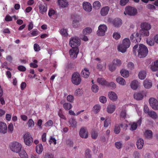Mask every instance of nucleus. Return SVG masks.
I'll use <instances>...</instances> for the list:
<instances>
[{
    "label": "nucleus",
    "mask_w": 158,
    "mask_h": 158,
    "mask_svg": "<svg viewBox=\"0 0 158 158\" xmlns=\"http://www.w3.org/2000/svg\"><path fill=\"white\" fill-rule=\"evenodd\" d=\"M140 27L141 30L140 31V33L141 35L148 36L149 35V30L151 28V25L146 22L143 23L141 24Z\"/></svg>",
    "instance_id": "obj_1"
},
{
    "label": "nucleus",
    "mask_w": 158,
    "mask_h": 158,
    "mask_svg": "<svg viewBox=\"0 0 158 158\" xmlns=\"http://www.w3.org/2000/svg\"><path fill=\"white\" fill-rule=\"evenodd\" d=\"M131 44V42L129 38H126L123 39L122 44L120 45L118 47L119 51L122 53H125Z\"/></svg>",
    "instance_id": "obj_2"
},
{
    "label": "nucleus",
    "mask_w": 158,
    "mask_h": 158,
    "mask_svg": "<svg viewBox=\"0 0 158 158\" xmlns=\"http://www.w3.org/2000/svg\"><path fill=\"white\" fill-rule=\"evenodd\" d=\"M10 149L13 152L20 153L22 146L20 143L16 141H14L10 143L9 145Z\"/></svg>",
    "instance_id": "obj_3"
},
{
    "label": "nucleus",
    "mask_w": 158,
    "mask_h": 158,
    "mask_svg": "<svg viewBox=\"0 0 158 158\" xmlns=\"http://www.w3.org/2000/svg\"><path fill=\"white\" fill-rule=\"evenodd\" d=\"M138 52V56L140 58H143L147 56L148 50L147 47L143 44H141L139 45V49Z\"/></svg>",
    "instance_id": "obj_4"
},
{
    "label": "nucleus",
    "mask_w": 158,
    "mask_h": 158,
    "mask_svg": "<svg viewBox=\"0 0 158 158\" xmlns=\"http://www.w3.org/2000/svg\"><path fill=\"white\" fill-rule=\"evenodd\" d=\"M81 81V78L80 74L78 73H74L72 75V82L74 85H77Z\"/></svg>",
    "instance_id": "obj_5"
},
{
    "label": "nucleus",
    "mask_w": 158,
    "mask_h": 158,
    "mask_svg": "<svg viewBox=\"0 0 158 158\" xmlns=\"http://www.w3.org/2000/svg\"><path fill=\"white\" fill-rule=\"evenodd\" d=\"M69 44L72 48H77L80 44V41L78 38L72 37L70 39Z\"/></svg>",
    "instance_id": "obj_6"
},
{
    "label": "nucleus",
    "mask_w": 158,
    "mask_h": 158,
    "mask_svg": "<svg viewBox=\"0 0 158 158\" xmlns=\"http://www.w3.org/2000/svg\"><path fill=\"white\" fill-rule=\"evenodd\" d=\"M23 139L25 144L28 146H30L33 141L32 137L28 132H27L24 135Z\"/></svg>",
    "instance_id": "obj_7"
},
{
    "label": "nucleus",
    "mask_w": 158,
    "mask_h": 158,
    "mask_svg": "<svg viewBox=\"0 0 158 158\" xmlns=\"http://www.w3.org/2000/svg\"><path fill=\"white\" fill-rule=\"evenodd\" d=\"M107 27L104 24L100 25L99 26L98 30L97 31V34L99 36H103L105 35Z\"/></svg>",
    "instance_id": "obj_8"
},
{
    "label": "nucleus",
    "mask_w": 158,
    "mask_h": 158,
    "mask_svg": "<svg viewBox=\"0 0 158 158\" xmlns=\"http://www.w3.org/2000/svg\"><path fill=\"white\" fill-rule=\"evenodd\" d=\"M141 35L140 33L139 34L138 33L132 34L130 36L131 41L135 43L140 42L141 39Z\"/></svg>",
    "instance_id": "obj_9"
},
{
    "label": "nucleus",
    "mask_w": 158,
    "mask_h": 158,
    "mask_svg": "<svg viewBox=\"0 0 158 158\" xmlns=\"http://www.w3.org/2000/svg\"><path fill=\"white\" fill-rule=\"evenodd\" d=\"M126 12H124V14L128 15L131 16H134L136 14L137 12V10L134 7L130 6H127L126 8Z\"/></svg>",
    "instance_id": "obj_10"
},
{
    "label": "nucleus",
    "mask_w": 158,
    "mask_h": 158,
    "mask_svg": "<svg viewBox=\"0 0 158 158\" xmlns=\"http://www.w3.org/2000/svg\"><path fill=\"white\" fill-rule=\"evenodd\" d=\"M149 103L152 108L154 110H158V101L153 98H151L149 100Z\"/></svg>",
    "instance_id": "obj_11"
},
{
    "label": "nucleus",
    "mask_w": 158,
    "mask_h": 158,
    "mask_svg": "<svg viewBox=\"0 0 158 158\" xmlns=\"http://www.w3.org/2000/svg\"><path fill=\"white\" fill-rule=\"evenodd\" d=\"M78 15L74 14L71 16V18L73 19L72 25L74 28H77L78 27L79 21L78 20Z\"/></svg>",
    "instance_id": "obj_12"
},
{
    "label": "nucleus",
    "mask_w": 158,
    "mask_h": 158,
    "mask_svg": "<svg viewBox=\"0 0 158 158\" xmlns=\"http://www.w3.org/2000/svg\"><path fill=\"white\" fill-rule=\"evenodd\" d=\"M79 135L81 138L87 139L88 137V133L85 127H81L79 133Z\"/></svg>",
    "instance_id": "obj_13"
},
{
    "label": "nucleus",
    "mask_w": 158,
    "mask_h": 158,
    "mask_svg": "<svg viewBox=\"0 0 158 158\" xmlns=\"http://www.w3.org/2000/svg\"><path fill=\"white\" fill-rule=\"evenodd\" d=\"M78 53V48H73L69 51V54L71 57L75 58L77 57Z\"/></svg>",
    "instance_id": "obj_14"
},
{
    "label": "nucleus",
    "mask_w": 158,
    "mask_h": 158,
    "mask_svg": "<svg viewBox=\"0 0 158 158\" xmlns=\"http://www.w3.org/2000/svg\"><path fill=\"white\" fill-rule=\"evenodd\" d=\"M112 23L114 26L116 27H118L122 24V20L120 18H116L112 21Z\"/></svg>",
    "instance_id": "obj_15"
},
{
    "label": "nucleus",
    "mask_w": 158,
    "mask_h": 158,
    "mask_svg": "<svg viewBox=\"0 0 158 158\" xmlns=\"http://www.w3.org/2000/svg\"><path fill=\"white\" fill-rule=\"evenodd\" d=\"M83 7L84 10L87 12H90L92 9L90 3L87 2H85L83 3Z\"/></svg>",
    "instance_id": "obj_16"
},
{
    "label": "nucleus",
    "mask_w": 158,
    "mask_h": 158,
    "mask_svg": "<svg viewBox=\"0 0 158 158\" xmlns=\"http://www.w3.org/2000/svg\"><path fill=\"white\" fill-rule=\"evenodd\" d=\"M7 126L6 123L2 122H0V132L3 134L7 132Z\"/></svg>",
    "instance_id": "obj_17"
},
{
    "label": "nucleus",
    "mask_w": 158,
    "mask_h": 158,
    "mask_svg": "<svg viewBox=\"0 0 158 158\" xmlns=\"http://www.w3.org/2000/svg\"><path fill=\"white\" fill-rule=\"evenodd\" d=\"M90 74V72L89 69L87 68H84L82 71L81 75L84 78H88Z\"/></svg>",
    "instance_id": "obj_18"
},
{
    "label": "nucleus",
    "mask_w": 158,
    "mask_h": 158,
    "mask_svg": "<svg viewBox=\"0 0 158 158\" xmlns=\"http://www.w3.org/2000/svg\"><path fill=\"white\" fill-rule=\"evenodd\" d=\"M110 8L108 6H106L103 7L101 10V15L102 16H106L108 13Z\"/></svg>",
    "instance_id": "obj_19"
},
{
    "label": "nucleus",
    "mask_w": 158,
    "mask_h": 158,
    "mask_svg": "<svg viewBox=\"0 0 158 158\" xmlns=\"http://www.w3.org/2000/svg\"><path fill=\"white\" fill-rule=\"evenodd\" d=\"M97 82L102 85H108V82L102 78H98L97 79Z\"/></svg>",
    "instance_id": "obj_20"
},
{
    "label": "nucleus",
    "mask_w": 158,
    "mask_h": 158,
    "mask_svg": "<svg viewBox=\"0 0 158 158\" xmlns=\"http://www.w3.org/2000/svg\"><path fill=\"white\" fill-rule=\"evenodd\" d=\"M108 96L110 99L113 101H116L117 99V97L116 94L112 91L109 93Z\"/></svg>",
    "instance_id": "obj_21"
},
{
    "label": "nucleus",
    "mask_w": 158,
    "mask_h": 158,
    "mask_svg": "<svg viewBox=\"0 0 158 158\" xmlns=\"http://www.w3.org/2000/svg\"><path fill=\"white\" fill-rule=\"evenodd\" d=\"M116 109V106L114 104L109 105L108 106L107 110L109 113L111 114L113 113Z\"/></svg>",
    "instance_id": "obj_22"
},
{
    "label": "nucleus",
    "mask_w": 158,
    "mask_h": 158,
    "mask_svg": "<svg viewBox=\"0 0 158 158\" xmlns=\"http://www.w3.org/2000/svg\"><path fill=\"white\" fill-rule=\"evenodd\" d=\"M43 148L41 144H39L37 145L35 148L36 152L38 154H40L43 152Z\"/></svg>",
    "instance_id": "obj_23"
},
{
    "label": "nucleus",
    "mask_w": 158,
    "mask_h": 158,
    "mask_svg": "<svg viewBox=\"0 0 158 158\" xmlns=\"http://www.w3.org/2000/svg\"><path fill=\"white\" fill-rule=\"evenodd\" d=\"M148 115L153 119H157L158 117L156 113L153 110L150 111Z\"/></svg>",
    "instance_id": "obj_24"
},
{
    "label": "nucleus",
    "mask_w": 158,
    "mask_h": 158,
    "mask_svg": "<svg viewBox=\"0 0 158 158\" xmlns=\"http://www.w3.org/2000/svg\"><path fill=\"white\" fill-rule=\"evenodd\" d=\"M139 85V82L136 80H134L132 81L131 84V86L132 89H136Z\"/></svg>",
    "instance_id": "obj_25"
},
{
    "label": "nucleus",
    "mask_w": 158,
    "mask_h": 158,
    "mask_svg": "<svg viewBox=\"0 0 158 158\" xmlns=\"http://www.w3.org/2000/svg\"><path fill=\"white\" fill-rule=\"evenodd\" d=\"M144 144V141L142 139H139L136 142V145L137 148L141 149L143 148Z\"/></svg>",
    "instance_id": "obj_26"
},
{
    "label": "nucleus",
    "mask_w": 158,
    "mask_h": 158,
    "mask_svg": "<svg viewBox=\"0 0 158 158\" xmlns=\"http://www.w3.org/2000/svg\"><path fill=\"white\" fill-rule=\"evenodd\" d=\"M143 85L146 88L149 89L152 87V83L151 81L146 80L144 81Z\"/></svg>",
    "instance_id": "obj_27"
},
{
    "label": "nucleus",
    "mask_w": 158,
    "mask_h": 158,
    "mask_svg": "<svg viewBox=\"0 0 158 158\" xmlns=\"http://www.w3.org/2000/svg\"><path fill=\"white\" fill-rule=\"evenodd\" d=\"M144 135L146 137L147 139H150V138H152L153 133L151 130H147L145 131V132L144 133Z\"/></svg>",
    "instance_id": "obj_28"
},
{
    "label": "nucleus",
    "mask_w": 158,
    "mask_h": 158,
    "mask_svg": "<svg viewBox=\"0 0 158 158\" xmlns=\"http://www.w3.org/2000/svg\"><path fill=\"white\" fill-rule=\"evenodd\" d=\"M58 3L63 8L66 7L68 4L66 0H58Z\"/></svg>",
    "instance_id": "obj_29"
},
{
    "label": "nucleus",
    "mask_w": 158,
    "mask_h": 158,
    "mask_svg": "<svg viewBox=\"0 0 158 158\" xmlns=\"http://www.w3.org/2000/svg\"><path fill=\"white\" fill-rule=\"evenodd\" d=\"M39 31L36 29H33L32 31H30L28 34L30 37L36 36L38 35Z\"/></svg>",
    "instance_id": "obj_30"
},
{
    "label": "nucleus",
    "mask_w": 158,
    "mask_h": 158,
    "mask_svg": "<svg viewBox=\"0 0 158 158\" xmlns=\"http://www.w3.org/2000/svg\"><path fill=\"white\" fill-rule=\"evenodd\" d=\"M98 135V133L97 131L94 129H93L91 131V137L93 139H96Z\"/></svg>",
    "instance_id": "obj_31"
},
{
    "label": "nucleus",
    "mask_w": 158,
    "mask_h": 158,
    "mask_svg": "<svg viewBox=\"0 0 158 158\" xmlns=\"http://www.w3.org/2000/svg\"><path fill=\"white\" fill-rule=\"evenodd\" d=\"M112 64L115 65L116 66H120L122 64L121 60L118 59L116 58L114 60Z\"/></svg>",
    "instance_id": "obj_32"
},
{
    "label": "nucleus",
    "mask_w": 158,
    "mask_h": 158,
    "mask_svg": "<svg viewBox=\"0 0 158 158\" xmlns=\"http://www.w3.org/2000/svg\"><path fill=\"white\" fill-rule=\"evenodd\" d=\"M121 131V129L119 125L118 124H115L114 129V133L115 134H119Z\"/></svg>",
    "instance_id": "obj_33"
},
{
    "label": "nucleus",
    "mask_w": 158,
    "mask_h": 158,
    "mask_svg": "<svg viewBox=\"0 0 158 158\" xmlns=\"http://www.w3.org/2000/svg\"><path fill=\"white\" fill-rule=\"evenodd\" d=\"M146 42L147 44L150 46H153L154 44V41L153 39L151 37L147 38Z\"/></svg>",
    "instance_id": "obj_34"
},
{
    "label": "nucleus",
    "mask_w": 158,
    "mask_h": 158,
    "mask_svg": "<svg viewBox=\"0 0 158 158\" xmlns=\"http://www.w3.org/2000/svg\"><path fill=\"white\" fill-rule=\"evenodd\" d=\"M69 122L71 125V127H72L73 128H75L77 127V122L74 118L70 120Z\"/></svg>",
    "instance_id": "obj_35"
},
{
    "label": "nucleus",
    "mask_w": 158,
    "mask_h": 158,
    "mask_svg": "<svg viewBox=\"0 0 158 158\" xmlns=\"http://www.w3.org/2000/svg\"><path fill=\"white\" fill-rule=\"evenodd\" d=\"M116 80L117 82L122 85H124L126 82L124 79L121 77H117L116 78Z\"/></svg>",
    "instance_id": "obj_36"
},
{
    "label": "nucleus",
    "mask_w": 158,
    "mask_h": 158,
    "mask_svg": "<svg viewBox=\"0 0 158 158\" xmlns=\"http://www.w3.org/2000/svg\"><path fill=\"white\" fill-rule=\"evenodd\" d=\"M39 9L40 12L43 14V13L47 11V7L46 6L40 4L39 6Z\"/></svg>",
    "instance_id": "obj_37"
},
{
    "label": "nucleus",
    "mask_w": 158,
    "mask_h": 158,
    "mask_svg": "<svg viewBox=\"0 0 158 158\" xmlns=\"http://www.w3.org/2000/svg\"><path fill=\"white\" fill-rule=\"evenodd\" d=\"M143 96L140 93L135 94H134V98L137 100H141L142 99Z\"/></svg>",
    "instance_id": "obj_38"
},
{
    "label": "nucleus",
    "mask_w": 158,
    "mask_h": 158,
    "mask_svg": "<svg viewBox=\"0 0 158 158\" xmlns=\"http://www.w3.org/2000/svg\"><path fill=\"white\" fill-rule=\"evenodd\" d=\"M121 75L124 77H128L129 73L128 70L122 69L120 71Z\"/></svg>",
    "instance_id": "obj_39"
},
{
    "label": "nucleus",
    "mask_w": 158,
    "mask_h": 158,
    "mask_svg": "<svg viewBox=\"0 0 158 158\" xmlns=\"http://www.w3.org/2000/svg\"><path fill=\"white\" fill-rule=\"evenodd\" d=\"M146 76V73L144 71H140L139 74V77L141 80H143Z\"/></svg>",
    "instance_id": "obj_40"
},
{
    "label": "nucleus",
    "mask_w": 158,
    "mask_h": 158,
    "mask_svg": "<svg viewBox=\"0 0 158 158\" xmlns=\"http://www.w3.org/2000/svg\"><path fill=\"white\" fill-rule=\"evenodd\" d=\"M92 29L90 27H86L83 30V33L84 35H87L90 34L92 32Z\"/></svg>",
    "instance_id": "obj_41"
},
{
    "label": "nucleus",
    "mask_w": 158,
    "mask_h": 158,
    "mask_svg": "<svg viewBox=\"0 0 158 158\" xmlns=\"http://www.w3.org/2000/svg\"><path fill=\"white\" fill-rule=\"evenodd\" d=\"M19 154L21 158H28V155L24 150H22Z\"/></svg>",
    "instance_id": "obj_42"
},
{
    "label": "nucleus",
    "mask_w": 158,
    "mask_h": 158,
    "mask_svg": "<svg viewBox=\"0 0 158 158\" xmlns=\"http://www.w3.org/2000/svg\"><path fill=\"white\" fill-rule=\"evenodd\" d=\"M111 123V120L110 118L106 119L104 121L103 126L105 128L107 127Z\"/></svg>",
    "instance_id": "obj_43"
},
{
    "label": "nucleus",
    "mask_w": 158,
    "mask_h": 158,
    "mask_svg": "<svg viewBox=\"0 0 158 158\" xmlns=\"http://www.w3.org/2000/svg\"><path fill=\"white\" fill-rule=\"evenodd\" d=\"M63 107L66 110H68L71 109L72 106L70 103L65 102L63 104Z\"/></svg>",
    "instance_id": "obj_44"
},
{
    "label": "nucleus",
    "mask_w": 158,
    "mask_h": 158,
    "mask_svg": "<svg viewBox=\"0 0 158 158\" xmlns=\"http://www.w3.org/2000/svg\"><path fill=\"white\" fill-rule=\"evenodd\" d=\"M101 109V106L98 104H96L93 107V111L94 113L97 114L98 112Z\"/></svg>",
    "instance_id": "obj_45"
},
{
    "label": "nucleus",
    "mask_w": 158,
    "mask_h": 158,
    "mask_svg": "<svg viewBox=\"0 0 158 158\" xmlns=\"http://www.w3.org/2000/svg\"><path fill=\"white\" fill-rule=\"evenodd\" d=\"M131 128L130 130L132 131L135 130L138 127V125L136 123L133 122L131 123Z\"/></svg>",
    "instance_id": "obj_46"
},
{
    "label": "nucleus",
    "mask_w": 158,
    "mask_h": 158,
    "mask_svg": "<svg viewBox=\"0 0 158 158\" xmlns=\"http://www.w3.org/2000/svg\"><path fill=\"white\" fill-rule=\"evenodd\" d=\"M27 124L29 127L34 126V122L32 119H30L27 123Z\"/></svg>",
    "instance_id": "obj_47"
},
{
    "label": "nucleus",
    "mask_w": 158,
    "mask_h": 158,
    "mask_svg": "<svg viewBox=\"0 0 158 158\" xmlns=\"http://www.w3.org/2000/svg\"><path fill=\"white\" fill-rule=\"evenodd\" d=\"M91 89L93 92L96 93L98 91L99 88L96 84H94L91 87Z\"/></svg>",
    "instance_id": "obj_48"
},
{
    "label": "nucleus",
    "mask_w": 158,
    "mask_h": 158,
    "mask_svg": "<svg viewBox=\"0 0 158 158\" xmlns=\"http://www.w3.org/2000/svg\"><path fill=\"white\" fill-rule=\"evenodd\" d=\"M91 152L90 149H87L85 151V156L86 158H91Z\"/></svg>",
    "instance_id": "obj_49"
},
{
    "label": "nucleus",
    "mask_w": 158,
    "mask_h": 158,
    "mask_svg": "<svg viewBox=\"0 0 158 158\" xmlns=\"http://www.w3.org/2000/svg\"><path fill=\"white\" fill-rule=\"evenodd\" d=\"M93 6L94 8L98 9L101 6V3L99 1H95L93 3Z\"/></svg>",
    "instance_id": "obj_50"
},
{
    "label": "nucleus",
    "mask_w": 158,
    "mask_h": 158,
    "mask_svg": "<svg viewBox=\"0 0 158 158\" xmlns=\"http://www.w3.org/2000/svg\"><path fill=\"white\" fill-rule=\"evenodd\" d=\"M60 34L63 36L66 37L68 35L66 29H62L60 31Z\"/></svg>",
    "instance_id": "obj_51"
},
{
    "label": "nucleus",
    "mask_w": 158,
    "mask_h": 158,
    "mask_svg": "<svg viewBox=\"0 0 158 158\" xmlns=\"http://www.w3.org/2000/svg\"><path fill=\"white\" fill-rule=\"evenodd\" d=\"M127 67H128V69L132 70L134 68V64L132 62H129L127 64Z\"/></svg>",
    "instance_id": "obj_52"
},
{
    "label": "nucleus",
    "mask_w": 158,
    "mask_h": 158,
    "mask_svg": "<svg viewBox=\"0 0 158 158\" xmlns=\"http://www.w3.org/2000/svg\"><path fill=\"white\" fill-rule=\"evenodd\" d=\"M82 89H77L75 92V94L77 96H79L81 95V94L82 92Z\"/></svg>",
    "instance_id": "obj_53"
},
{
    "label": "nucleus",
    "mask_w": 158,
    "mask_h": 158,
    "mask_svg": "<svg viewBox=\"0 0 158 158\" xmlns=\"http://www.w3.org/2000/svg\"><path fill=\"white\" fill-rule=\"evenodd\" d=\"M33 48H34V50L35 51L38 52L40 50V48L39 45L36 43L34 44Z\"/></svg>",
    "instance_id": "obj_54"
},
{
    "label": "nucleus",
    "mask_w": 158,
    "mask_h": 158,
    "mask_svg": "<svg viewBox=\"0 0 158 158\" xmlns=\"http://www.w3.org/2000/svg\"><path fill=\"white\" fill-rule=\"evenodd\" d=\"M113 36L116 40H118L121 37V35L118 33L114 32L113 34Z\"/></svg>",
    "instance_id": "obj_55"
},
{
    "label": "nucleus",
    "mask_w": 158,
    "mask_h": 158,
    "mask_svg": "<svg viewBox=\"0 0 158 158\" xmlns=\"http://www.w3.org/2000/svg\"><path fill=\"white\" fill-rule=\"evenodd\" d=\"M115 146L117 148L119 149L122 148V144L120 142H117L115 143Z\"/></svg>",
    "instance_id": "obj_56"
},
{
    "label": "nucleus",
    "mask_w": 158,
    "mask_h": 158,
    "mask_svg": "<svg viewBox=\"0 0 158 158\" xmlns=\"http://www.w3.org/2000/svg\"><path fill=\"white\" fill-rule=\"evenodd\" d=\"M67 100L70 102H73L74 99V98L72 95H69L67 97Z\"/></svg>",
    "instance_id": "obj_57"
},
{
    "label": "nucleus",
    "mask_w": 158,
    "mask_h": 158,
    "mask_svg": "<svg viewBox=\"0 0 158 158\" xmlns=\"http://www.w3.org/2000/svg\"><path fill=\"white\" fill-rule=\"evenodd\" d=\"M49 142L50 144H51L52 143H53L54 145H56V141L54 138L53 136H51L49 140Z\"/></svg>",
    "instance_id": "obj_58"
},
{
    "label": "nucleus",
    "mask_w": 158,
    "mask_h": 158,
    "mask_svg": "<svg viewBox=\"0 0 158 158\" xmlns=\"http://www.w3.org/2000/svg\"><path fill=\"white\" fill-rule=\"evenodd\" d=\"M116 66L115 65L113 64H110L109 65V69L111 72L114 71L116 69Z\"/></svg>",
    "instance_id": "obj_59"
},
{
    "label": "nucleus",
    "mask_w": 158,
    "mask_h": 158,
    "mask_svg": "<svg viewBox=\"0 0 158 158\" xmlns=\"http://www.w3.org/2000/svg\"><path fill=\"white\" fill-rule=\"evenodd\" d=\"M53 124V122L52 120H49L48 121L44 124V126L46 127H50L52 126Z\"/></svg>",
    "instance_id": "obj_60"
},
{
    "label": "nucleus",
    "mask_w": 158,
    "mask_h": 158,
    "mask_svg": "<svg viewBox=\"0 0 158 158\" xmlns=\"http://www.w3.org/2000/svg\"><path fill=\"white\" fill-rule=\"evenodd\" d=\"M143 111L145 114H148L150 112V111L149 110V108L147 105H144L143 108Z\"/></svg>",
    "instance_id": "obj_61"
},
{
    "label": "nucleus",
    "mask_w": 158,
    "mask_h": 158,
    "mask_svg": "<svg viewBox=\"0 0 158 158\" xmlns=\"http://www.w3.org/2000/svg\"><path fill=\"white\" fill-rule=\"evenodd\" d=\"M100 101L102 103H105L106 101V98L104 96H100L99 98Z\"/></svg>",
    "instance_id": "obj_62"
},
{
    "label": "nucleus",
    "mask_w": 158,
    "mask_h": 158,
    "mask_svg": "<svg viewBox=\"0 0 158 158\" xmlns=\"http://www.w3.org/2000/svg\"><path fill=\"white\" fill-rule=\"evenodd\" d=\"M17 69L21 71H25L26 70V68L23 65H19L17 67Z\"/></svg>",
    "instance_id": "obj_63"
},
{
    "label": "nucleus",
    "mask_w": 158,
    "mask_h": 158,
    "mask_svg": "<svg viewBox=\"0 0 158 158\" xmlns=\"http://www.w3.org/2000/svg\"><path fill=\"white\" fill-rule=\"evenodd\" d=\"M44 158H54V156L50 153H47L45 156Z\"/></svg>",
    "instance_id": "obj_64"
}]
</instances>
